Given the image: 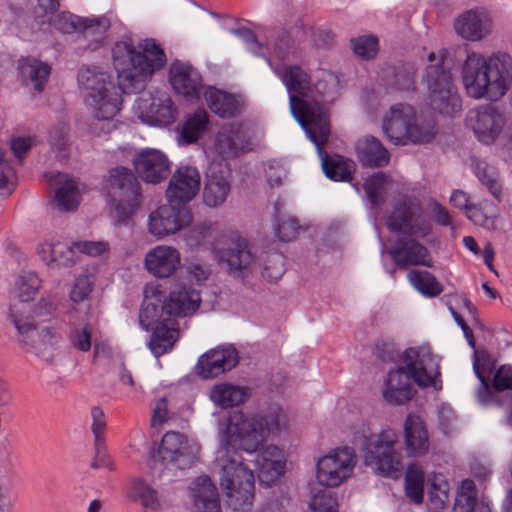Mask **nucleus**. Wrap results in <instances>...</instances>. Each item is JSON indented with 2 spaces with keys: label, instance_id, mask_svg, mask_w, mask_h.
<instances>
[{
  "label": "nucleus",
  "instance_id": "obj_46",
  "mask_svg": "<svg viewBox=\"0 0 512 512\" xmlns=\"http://www.w3.org/2000/svg\"><path fill=\"white\" fill-rule=\"evenodd\" d=\"M130 495L134 499L140 500L145 508L157 510L160 507L156 490L141 479L132 482Z\"/></svg>",
  "mask_w": 512,
  "mask_h": 512
},
{
  "label": "nucleus",
  "instance_id": "obj_2",
  "mask_svg": "<svg viewBox=\"0 0 512 512\" xmlns=\"http://www.w3.org/2000/svg\"><path fill=\"white\" fill-rule=\"evenodd\" d=\"M282 412L267 416H246L242 412L231 415L225 430V443L218 451L216 463L221 469L220 485L228 505L235 511H245L254 500L255 479L253 471L244 464L238 450L250 455L259 451L270 434L284 426Z\"/></svg>",
  "mask_w": 512,
  "mask_h": 512
},
{
  "label": "nucleus",
  "instance_id": "obj_64",
  "mask_svg": "<svg viewBox=\"0 0 512 512\" xmlns=\"http://www.w3.org/2000/svg\"><path fill=\"white\" fill-rule=\"evenodd\" d=\"M95 457L91 463L92 468H108L109 470H112L114 468L113 462L110 458V456L106 453L105 446H104V440H101L100 442H95Z\"/></svg>",
  "mask_w": 512,
  "mask_h": 512
},
{
  "label": "nucleus",
  "instance_id": "obj_10",
  "mask_svg": "<svg viewBox=\"0 0 512 512\" xmlns=\"http://www.w3.org/2000/svg\"><path fill=\"white\" fill-rule=\"evenodd\" d=\"M398 438L391 428L370 435L366 440L365 465L381 475L397 477L403 469L401 453L397 449Z\"/></svg>",
  "mask_w": 512,
  "mask_h": 512
},
{
  "label": "nucleus",
  "instance_id": "obj_16",
  "mask_svg": "<svg viewBox=\"0 0 512 512\" xmlns=\"http://www.w3.org/2000/svg\"><path fill=\"white\" fill-rule=\"evenodd\" d=\"M158 456L163 465L183 470L195 463L196 450L183 434L169 431L162 437Z\"/></svg>",
  "mask_w": 512,
  "mask_h": 512
},
{
  "label": "nucleus",
  "instance_id": "obj_32",
  "mask_svg": "<svg viewBox=\"0 0 512 512\" xmlns=\"http://www.w3.org/2000/svg\"><path fill=\"white\" fill-rule=\"evenodd\" d=\"M38 254L52 268L71 267L76 263L75 248L59 240L38 245Z\"/></svg>",
  "mask_w": 512,
  "mask_h": 512
},
{
  "label": "nucleus",
  "instance_id": "obj_24",
  "mask_svg": "<svg viewBox=\"0 0 512 512\" xmlns=\"http://www.w3.org/2000/svg\"><path fill=\"white\" fill-rule=\"evenodd\" d=\"M454 28L463 39L480 41L491 33L492 21L486 11L471 9L456 18Z\"/></svg>",
  "mask_w": 512,
  "mask_h": 512
},
{
  "label": "nucleus",
  "instance_id": "obj_47",
  "mask_svg": "<svg viewBox=\"0 0 512 512\" xmlns=\"http://www.w3.org/2000/svg\"><path fill=\"white\" fill-rule=\"evenodd\" d=\"M112 200L115 202L117 225H127L141 205V197Z\"/></svg>",
  "mask_w": 512,
  "mask_h": 512
},
{
  "label": "nucleus",
  "instance_id": "obj_44",
  "mask_svg": "<svg viewBox=\"0 0 512 512\" xmlns=\"http://www.w3.org/2000/svg\"><path fill=\"white\" fill-rule=\"evenodd\" d=\"M255 467L259 471V480L270 485L277 481L284 474L285 460L254 459Z\"/></svg>",
  "mask_w": 512,
  "mask_h": 512
},
{
  "label": "nucleus",
  "instance_id": "obj_31",
  "mask_svg": "<svg viewBox=\"0 0 512 512\" xmlns=\"http://www.w3.org/2000/svg\"><path fill=\"white\" fill-rule=\"evenodd\" d=\"M190 491L199 512H221L217 487L208 476L197 477Z\"/></svg>",
  "mask_w": 512,
  "mask_h": 512
},
{
  "label": "nucleus",
  "instance_id": "obj_56",
  "mask_svg": "<svg viewBox=\"0 0 512 512\" xmlns=\"http://www.w3.org/2000/svg\"><path fill=\"white\" fill-rule=\"evenodd\" d=\"M93 280L87 274L80 275L70 292V298L73 302L79 303L84 301L92 291Z\"/></svg>",
  "mask_w": 512,
  "mask_h": 512
},
{
  "label": "nucleus",
  "instance_id": "obj_57",
  "mask_svg": "<svg viewBox=\"0 0 512 512\" xmlns=\"http://www.w3.org/2000/svg\"><path fill=\"white\" fill-rule=\"evenodd\" d=\"M300 226L295 218L288 217L279 221L275 227L276 236L283 242L296 238Z\"/></svg>",
  "mask_w": 512,
  "mask_h": 512
},
{
  "label": "nucleus",
  "instance_id": "obj_11",
  "mask_svg": "<svg viewBox=\"0 0 512 512\" xmlns=\"http://www.w3.org/2000/svg\"><path fill=\"white\" fill-rule=\"evenodd\" d=\"M9 320L17 331L18 342L26 351H33L45 360H52L51 353L46 350L56 346L61 340V334L55 325L35 324L18 315L15 306H10Z\"/></svg>",
  "mask_w": 512,
  "mask_h": 512
},
{
  "label": "nucleus",
  "instance_id": "obj_50",
  "mask_svg": "<svg viewBox=\"0 0 512 512\" xmlns=\"http://www.w3.org/2000/svg\"><path fill=\"white\" fill-rule=\"evenodd\" d=\"M354 53L362 59L374 58L378 51V39L374 36H362L351 39Z\"/></svg>",
  "mask_w": 512,
  "mask_h": 512
},
{
  "label": "nucleus",
  "instance_id": "obj_45",
  "mask_svg": "<svg viewBox=\"0 0 512 512\" xmlns=\"http://www.w3.org/2000/svg\"><path fill=\"white\" fill-rule=\"evenodd\" d=\"M387 178V174L380 171L372 174L365 180L363 188L369 202L373 206H379L384 202L382 194L385 189Z\"/></svg>",
  "mask_w": 512,
  "mask_h": 512
},
{
  "label": "nucleus",
  "instance_id": "obj_37",
  "mask_svg": "<svg viewBox=\"0 0 512 512\" xmlns=\"http://www.w3.org/2000/svg\"><path fill=\"white\" fill-rule=\"evenodd\" d=\"M209 115L204 109H198L183 123L181 137L184 143L192 144L201 138L208 129Z\"/></svg>",
  "mask_w": 512,
  "mask_h": 512
},
{
  "label": "nucleus",
  "instance_id": "obj_17",
  "mask_svg": "<svg viewBox=\"0 0 512 512\" xmlns=\"http://www.w3.org/2000/svg\"><path fill=\"white\" fill-rule=\"evenodd\" d=\"M201 184L200 172L193 166L178 168L172 175L166 191L170 204L185 205L195 198Z\"/></svg>",
  "mask_w": 512,
  "mask_h": 512
},
{
  "label": "nucleus",
  "instance_id": "obj_8",
  "mask_svg": "<svg viewBox=\"0 0 512 512\" xmlns=\"http://www.w3.org/2000/svg\"><path fill=\"white\" fill-rule=\"evenodd\" d=\"M383 131L395 145L423 144L436 134V124L431 118H418L408 104L391 106L383 119Z\"/></svg>",
  "mask_w": 512,
  "mask_h": 512
},
{
  "label": "nucleus",
  "instance_id": "obj_3",
  "mask_svg": "<svg viewBox=\"0 0 512 512\" xmlns=\"http://www.w3.org/2000/svg\"><path fill=\"white\" fill-rule=\"evenodd\" d=\"M403 366L389 370L384 378L382 396L391 405H405L416 393L413 382L421 388L441 390L439 361L423 347L408 348L403 352Z\"/></svg>",
  "mask_w": 512,
  "mask_h": 512
},
{
  "label": "nucleus",
  "instance_id": "obj_58",
  "mask_svg": "<svg viewBox=\"0 0 512 512\" xmlns=\"http://www.w3.org/2000/svg\"><path fill=\"white\" fill-rule=\"evenodd\" d=\"M73 247L82 254L88 256H100L108 251L109 244L104 241H76L73 242Z\"/></svg>",
  "mask_w": 512,
  "mask_h": 512
},
{
  "label": "nucleus",
  "instance_id": "obj_59",
  "mask_svg": "<svg viewBox=\"0 0 512 512\" xmlns=\"http://www.w3.org/2000/svg\"><path fill=\"white\" fill-rule=\"evenodd\" d=\"M492 387L498 392L512 389V368L510 366H502L497 370Z\"/></svg>",
  "mask_w": 512,
  "mask_h": 512
},
{
  "label": "nucleus",
  "instance_id": "obj_42",
  "mask_svg": "<svg viewBox=\"0 0 512 512\" xmlns=\"http://www.w3.org/2000/svg\"><path fill=\"white\" fill-rule=\"evenodd\" d=\"M15 287L20 301L28 302L37 295L41 287V280L35 272L23 271L17 277Z\"/></svg>",
  "mask_w": 512,
  "mask_h": 512
},
{
  "label": "nucleus",
  "instance_id": "obj_63",
  "mask_svg": "<svg viewBox=\"0 0 512 512\" xmlns=\"http://www.w3.org/2000/svg\"><path fill=\"white\" fill-rule=\"evenodd\" d=\"M430 213L433 220L440 226H452V217L449 211L437 201H431L429 204Z\"/></svg>",
  "mask_w": 512,
  "mask_h": 512
},
{
  "label": "nucleus",
  "instance_id": "obj_34",
  "mask_svg": "<svg viewBox=\"0 0 512 512\" xmlns=\"http://www.w3.org/2000/svg\"><path fill=\"white\" fill-rule=\"evenodd\" d=\"M51 181L59 184L55 192V202L61 211H73L80 203V193L77 183L67 175L58 173Z\"/></svg>",
  "mask_w": 512,
  "mask_h": 512
},
{
  "label": "nucleus",
  "instance_id": "obj_36",
  "mask_svg": "<svg viewBox=\"0 0 512 512\" xmlns=\"http://www.w3.org/2000/svg\"><path fill=\"white\" fill-rule=\"evenodd\" d=\"M493 369L489 354L484 350L474 351L473 370L479 379L481 386L478 389V398L484 402L491 396V387L489 385L490 374Z\"/></svg>",
  "mask_w": 512,
  "mask_h": 512
},
{
  "label": "nucleus",
  "instance_id": "obj_52",
  "mask_svg": "<svg viewBox=\"0 0 512 512\" xmlns=\"http://www.w3.org/2000/svg\"><path fill=\"white\" fill-rule=\"evenodd\" d=\"M92 325L85 323L82 327L71 329L69 339L74 348L87 352L91 348Z\"/></svg>",
  "mask_w": 512,
  "mask_h": 512
},
{
  "label": "nucleus",
  "instance_id": "obj_61",
  "mask_svg": "<svg viewBox=\"0 0 512 512\" xmlns=\"http://www.w3.org/2000/svg\"><path fill=\"white\" fill-rule=\"evenodd\" d=\"M91 418H92V432L94 434L95 442H100L103 440L102 434L106 428L105 415L103 410L99 406H94L91 408Z\"/></svg>",
  "mask_w": 512,
  "mask_h": 512
},
{
  "label": "nucleus",
  "instance_id": "obj_39",
  "mask_svg": "<svg viewBox=\"0 0 512 512\" xmlns=\"http://www.w3.org/2000/svg\"><path fill=\"white\" fill-rule=\"evenodd\" d=\"M407 278L410 284L426 297H436L443 291L442 284L436 277L426 270H412Z\"/></svg>",
  "mask_w": 512,
  "mask_h": 512
},
{
  "label": "nucleus",
  "instance_id": "obj_28",
  "mask_svg": "<svg viewBox=\"0 0 512 512\" xmlns=\"http://www.w3.org/2000/svg\"><path fill=\"white\" fill-rule=\"evenodd\" d=\"M405 451L409 457L425 455L430 446L428 432L422 419L414 414H409L404 423Z\"/></svg>",
  "mask_w": 512,
  "mask_h": 512
},
{
  "label": "nucleus",
  "instance_id": "obj_51",
  "mask_svg": "<svg viewBox=\"0 0 512 512\" xmlns=\"http://www.w3.org/2000/svg\"><path fill=\"white\" fill-rule=\"evenodd\" d=\"M428 497L436 509H442L449 502V485L443 479L435 478L428 489Z\"/></svg>",
  "mask_w": 512,
  "mask_h": 512
},
{
  "label": "nucleus",
  "instance_id": "obj_29",
  "mask_svg": "<svg viewBox=\"0 0 512 512\" xmlns=\"http://www.w3.org/2000/svg\"><path fill=\"white\" fill-rule=\"evenodd\" d=\"M18 70L23 84L41 93L49 80L52 67L47 62L29 56L18 61Z\"/></svg>",
  "mask_w": 512,
  "mask_h": 512
},
{
  "label": "nucleus",
  "instance_id": "obj_43",
  "mask_svg": "<svg viewBox=\"0 0 512 512\" xmlns=\"http://www.w3.org/2000/svg\"><path fill=\"white\" fill-rule=\"evenodd\" d=\"M477 502L476 485L473 480L465 479L457 491L454 512H473Z\"/></svg>",
  "mask_w": 512,
  "mask_h": 512
},
{
  "label": "nucleus",
  "instance_id": "obj_19",
  "mask_svg": "<svg viewBox=\"0 0 512 512\" xmlns=\"http://www.w3.org/2000/svg\"><path fill=\"white\" fill-rule=\"evenodd\" d=\"M230 175V170L220 163L209 166L202 192L203 203L207 207L218 208L226 202L231 192Z\"/></svg>",
  "mask_w": 512,
  "mask_h": 512
},
{
  "label": "nucleus",
  "instance_id": "obj_18",
  "mask_svg": "<svg viewBox=\"0 0 512 512\" xmlns=\"http://www.w3.org/2000/svg\"><path fill=\"white\" fill-rule=\"evenodd\" d=\"M174 205H162L150 213L148 231L157 239L176 233L190 221L189 212Z\"/></svg>",
  "mask_w": 512,
  "mask_h": 512
},
{
  "label": "nucleus",
  "instance_id": "obj_7",
  "mask_svg": "<svg viewBox=\"0 0 512 512\" xmlns=\"http://www.w3.org/2000/svg\"><path fill=\"white\" fill-rule=\"evenodd\" d=\"M200 303V293L191 285H176L168 297L157 287L147 286L139 313V324L144 330H148L154 321L163 316L171 318L192 315Z\"/></svg>",
  "mask_w": 512,
  "mask_h": 512
},
{
  "label": "nucleus",
  "instance_id": "obj_40",
  "mask_svg": "<svg viewBox=\"0 0 512 512\" xmlns=\"http://www.w3.org/2000/svg\"><path fill=\"white\" fill-rule=\"evenodd\" d=\"M425 474L417 465H410L405 473V493L416 504L423 502Z\"/></svg>",
  "mask_w": 512,
  "mask_h": 512
},
{
  "label": "nucleus",
  "instance_id": "obj_25",
  "mask_svg": "<svg viewBox=\"0 0 512 512\" xmlns=\"http://www.w3.org/2000/svg\"><path fill=\"white\" fill-rule=\"evenodd\" d=\"M179 251L168 245H158L147 252L144 258L146 270L157 278H168L179 268Z\"/></svg>",
  "mask_w": 512,
  "mask_h": 512
},
{
  "label": "nucleus",
  "instance_id": "obj_60",
  "mask_svg": "<svg viewBox=\"0 0 512 512\" xmlns=\"http://www.w3.org/2000/svg\"><path fill=\"white\" fill-rule=\"evenodd\" d=\"M266 180L271 188L280 187L286 177V171L279 163L271 161L265 169Z\"/></svg>",
  "mask_w": 512,
  "mask_h": 512
},
{
  "label": "nucleus",
  "instance_id": "obj_49",
  "mask_svg": "<svg viewBox=\"0 0 512 512\" xmlns=\"http://www.w3.org/2000/svg\"><path fill=\"white\" fill-rule=\"evenodd\" d=\"M79 32L85 37L95 36L97 40L103 37L110 27V21L105 18H81Z\"/></svg>",
  "mask_w": 512,
  "mask_h": 512
},
{
  "label": "nucleus",
  "instance_id": "obj_6",
  "mask_svg": "<svg viewBox=\"0 0 512 512\" xmlns=\"http://www.w3.org/2000/svg\"><path fill=\"white\" fill-rule=\"evenodd\" d=\"M462 80L467 94L475 99H499L512 83V57L497 53L486 58L471 52L462 66Z\"/></svg>",
  "mask_w": 512,
  "mask_h": 512
},
{
  "label": "nucleus",
  "instance_id": "obj_5",
  "mask_svg": "<svg viewBox=\"0 0 512 512\" xmlns=\"http://www.w3.org/2000/svg\"><path fill=\"white\" fill-rule=\"evenodd\" d=\"M387 226L390 231L407 235L396 240L389 254L400 269L409 266L433 267L429 250L415 238H426L432 232L430 220L422 214L420 207L398 203L391 212Z\"/></svg>",
  "mask_w": 512,
  "mask_h": 512
},
{
  "label": "nucleus",
  "instance_id": "obj_55",
  "mask_svg": "<svg viewBox=\"0 0 512 512\" xmlns=\"http://www.w3.org/2000/svg\"><path fill=\"white\" fill-rule=\"evenodd\" d=\"M492 204L485 202L482 204H471L466 211L467 217L476 225L488 227L493 224L492 215L488 213L491 210Z\"/></svg>",
  "mask_w": 512,
  "mask_h": 512
},
{
  "label": "nucleus",
  "instance_id": "obj_14",
  "mask_svg": "<svg viewBox=\"0 0 512 512\" xmlns=\"http://www.w3.org/2000/svg\"><path fill=\"white\" fill-rule=\"evenodd\" d=\"M466 123L480 143L491 145L502 133L506 119L498 107L485 104L471 110Z\"/></svg>",
  "mask_w": 512,
  "mask_h": 512
},
{
  "label": "nucleus",
  "instance_id": "obj_27",
  "mask_svg": "<svg viewBox=\"0 0 512 512\" xmlns=\"http://www.w3.org/2000/svg\"><path fill=\"white\" fill-rule=\"evenodd\" d=\"M153 329L149 348L155 357H160L172 350L179 336L178 324L166 316L154 321L149 329Z\"/></svg>",
  "mask_w": 512,
  "mask_h": 512
},
{
  "label": "nucleus",
  "instance_id": "obj_4",
  "mask_svg": "<svg viewBox=\"0 0 512 512\" xmlns=\"http://www.w3.org/2000/svg\"><path fill=\"white\" fill-rule=\"evenodd\" d=\"M274 71L289 93L293 116L305 129L310 140L320 148L321 144L328 141L330 127L323 106L313 96L310 74L298 65H286Z\"/></svg>",
  "mask_w": 512,
  "mask_h": 512
},
{
  "label": "nucleus",
  "instance_id": "obj_30",
  "mask_svg": "<svg viewBox=\"0 0 512 512\" xmlns=\"http://www.w3.org/2000/svg\"><path fill=\"white\" fill-rule=\"evenodd\" d=\"M356 154L364 167L382 168L389 164L390 153L374 136H365L356 143Z\"/></svg>",
  "mask_w": 512,
  "mask_h": 512
},
{
  "label": "nucleus",
  "instance_id": "obj_23",
  "mask_svg": "<svg viewBox=\"0 0 512 512\" xmlns=\"http://www.w3.org/2000/svg\"><path fill=\"white\" fill-rule=\"evenodd\" d=\"M104 189L111 199L141 197V187L134 173L123 166L109 170L104 179Z\"/></svg>",
  "mask_w": 512,
  "mask_h": 512
},
{
  "label": "nucleus",
  "instance_id": "obj_54",
  "mask_svg": "<svg viewBox=\"0 0 512 512\" xmlns=\"http://www.w3.org/2000/svg\"><path fill=\"white\" fill-rule=\"evenodd\" d=\"M80 20L81 17L68 12H62L58 15H55L52 19L49 20V22L58 31L65 34H71L74 32H79V26L81 23Z\"/></svg>",
  "mask_w": 512,
  "mask_h": 512
},
{
  "label": "nucleus",
  "instance_id": "obj_22",
  "mask_svg": "<svg viewBox=\"0 0 512 512\" xmlns=\"http://www.w3.org/2000/svg\"><path fill=\"white\" fill-rule=\"evenodd\" d=\"M133 165L147 183L157 184L170 174V162L167 156L159 150L145 149L133 160Z\"/></svg>",
  "mask_w": 512,
  "mask_h": 512
},
{
  "label": "nucleus",
  "instance_id": "obj_48",
  "mask_svg": "<svg viewBox=\"0 0 512 512\" xmlns=\"http://www.w3.org/2000/svg\"><path fill=\"white\" fill-rule=\"evenodd\" d=\"M285 272V258L281 253L268 254L261 269V275L271 281H276Z\"/></svg>",
  "mask_w": 512,
  "mask_h": 512
},
{
  "label": "nucleus",
  "instance_id": "obj_38",
  "mask_svg": "<svg viewBox=\"0 0 512 512\" xmlns=\"http://www.w3.org/2000/svg\"><path fill=\"white\" fill-rule=\"evenodd\" d=\"M472 166L474 174L482 185H484L495 198H499L502 192V184L498 170L494 166L489 165L486 161L476 158L472 160Z\"/></svg>",
  "mask_w": 512,
  "mask_h": 512
},
{
  "label": "nucleus",
  "instance_id": "obj_13",
  "mask_svg": "<svg viewBox=\"0 0 512 512\" xmlns=\"http://www.w3.org/2000/svg\"><path fill=\"white\" fill-rule=\"evenodd\" d=\"M257 145L255 129L248 123L236 122L221 127L215 137V149L219 155L234 158L251 151Z\"/></svg>",
  "mask_w": 512,
  "mask_h": 512
},
{
  "label": "nucleus",
  "instance_id": "obj_12",
  "mask_svg": "<svg viewBox=\"0 0 512 512\" xmlns=\"http://www.w3.org/2000/svg\"><path fill=\"white\" fill-rule=\"evenodd\" d=\"M354 466L355 454L352 448L335 449L317 461V481L325 487H337L351 476Z\"/></svg>",
  "mask_w": 512,
  "mask_h": 512
},
{
  "label": "nucleus",
  "instance_id": "obj_33",
  "mask_svg": "<svg viewBox=\"0 0 512 512\" xmlns=\"http://www.w3.org/2000/svg\"><path fill=\"white\" fill-rule=\"evenodd\" d=\"M325 143L326 142L320 145L321 152L319 148H317V151L322 159V169L324 174L327 178L333 181L350 182L352 180V174L356 169L355 163L352 160L340 155L329 156L328 154L324 153L322 146ZM315 146L318 147L316 144Z\"/></svg>",
  "mask_w": 512,
  "mask_h": 512
},
{
  "label": "nucleus",
  "instance_id": "obj_62",
  "mask_svg": "<svg viewBox=\"0 0 512 512\" xmlns=\"http://www.w3.org/2000/svg\"><path fill=\"white\" fill-rule=\"evenodd\" d=\"M374 354L383 362H394L399 357V351L391 342L381 341L374 347Z\"/></svg>",
  "mask_w": 512,
  "mask_h": 512
},
{
  "label": "nucleus",
  "instance_id": "obj_26",
  "mask_svg": "<svg viewBox=\"0 0 512 512\" xmlns=\"http://www.w3.org/2000/svg\"><path fill=\"white\" fill-rule=\"evenodd\" d=\"M205 100L210 110L223 119L235 118L242 114L245 102L239 95L209 87L205 91Z\"/></svg>",
  "mask_w": 512,
  "mask_h": 512
},
{
  "label": "nucleus",
  "instance_id": "obj_9",
  "mask_svg": "<svg viewBox=\"0 0 512 512\" xmlns=\"http://www.w3.org/2000/svg\"><path fill=\"white\" fill-rule=\"evenodd\" d=\"M428 60L431 64L425 70L423 82L427 86L430 105L440 114L452 117L461 110V98L453 84L451 72L442 65V58L433 63L437 60L435 53L431 52Z\"/></svg>",
  "mask_w": 512,
  "mask_h": 512
},
{
  "label": "nucleus",
  "instance_id": "obj_15",
  "mask_svg": "<svg viewBox=\"0 0 512 512\" xmlns=\"http://www.w3.org/2000/svg\"><path fill=\"white\" fill-rule=\"evenodd\" d=\"M220 262L226 263L235 276L246 278L257 271L255 255L248 240L239 235H232L226 246L217 250Z\"/></svg>",
  "mask_w": 512,
  "mask_h": 512
},
{
  "label": "nucleus",
  "instance_id": "obj_1",
  "mask_svg": "<svg viewBox=\"0 0 512 512\" xmlns=\"http://www.w3.org/2000/svg\"><path fill=\"white\" fill-rule=\"evenodd\" d=\"M113 65L117 72L118 86L99 67H83L78 72V82L85 91L87 104L96 119H113L121 109L123 93H139L146 81L164 68L167 57L164 49L153 38L139 41L130 38L118 41L112 48Z\"/></svg>",
  "mask_w": 512,
  "mask_h": 512
},
{
  "label": "nucleus",
  "instance_id": "obj_20",
  "mask_svg": "<svg viewBox=\"0 0 512 512\" xmlns=\"http://www.w3.org/2000/svg\"><path fill=\"white\" fill-rule=\"evenodd\" d=\"M238 361V351L233 346H221L203 354L198 359L196 370L202 378H214L233 369Z\"/></svg>",
  "mask_w": 512,
  "mask_h": 512
},
{
  "label": "nucleus",
  "instance_id": "obj_53",
  "mask_svg": "<svg viewBox=\"0 0 512 512\" xmlns=\"http://www.w3.org/2000/svg\"><path fill=\"white\" fill-rule=\"evenodd\" d=\"M309 506L312 512H337L338 503L332 492L321 490L314 494Z\"/></svg>",
  "mask_w": 512,
  "mask_h": 512
},
{
  "label": "nucleus",
  "instance_id": "obj_21",
  "mask_svg": "<svg viewBox=\"0 0 512 512\" xmlns=\"http://www.w3.org/2000/svg\"><path fill=\"white\" fill-rule=\"evenodd\" d=\"M169 80L178 94L187 99H199L203 80L199 71L190 63L173 61L169 68Z\"/></svg>",
  "mask_w": 512,
  "mask_h": 512
},
{
  "label": "nucleus",
  "instance_id": "obj_41",
  "mask_svg": "<svg viewBox=\"0 0 512 512\" xmlns=\"http://www.w3.org/2000/svg\"><path fill=\"white\" fill-rule=\"evenodd\" d=\"M148 100H151V103L147 112L155 121L165 125L174 121L175 109L172 100L166 93Z\"/></svg>",
  "mask_w": 512,
  "mask_h": 512
},
{
  "label": "nucleus",
  "instance_id": "obj_35",
  "mask_svg": "<svg viewBox=\"0 0 512 512\" xmlns=\"http://www.w3.org/2000/svg\"><path fill=\"white\" fill-rule=\"evenodd\" d=\"M248 397L247 388L228 383L215 385L211 392V400L222 408L238 406Z\"/></svg>",
  "mask_w": 512,
  "mask_h": 512
}]
</instances>
